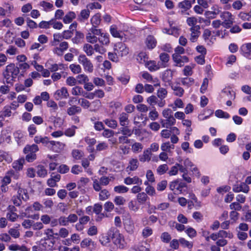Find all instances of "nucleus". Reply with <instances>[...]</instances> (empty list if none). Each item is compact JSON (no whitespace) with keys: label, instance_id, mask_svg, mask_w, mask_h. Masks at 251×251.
Here are the masks:
<instances>
[{"label":"nucleus","instance_id":"1","mask_svg":"<svg viewBox=\"0 0 251 251\" xmlns=\"http://www.w3.org/2000/svg\"><path fill=\"white\" fill-rule=\"evenodd\" d=\"M108 235L112 238L114 243L118 246L119 248L123 249L125 247L126 242L124 237L116 227H111L108 232Z\"/></svg>","mask_w":251,"mask_h":251},{"label":"nucleus","instance_id":"2","mask_svg":"<svg viewBox=\"0 0 251 251\" xmlns=\"http://www.w3.org/2000/svg\"><path fill=\"white\" fill-rule=\"evenodd\" d=\"M20 73L19 68L16 66L14 63H10L6 67L3 75L6 80L7 83H11Z\"/></svg>","mask_w":251,"mask_h":251},{"label":"nucleus","instance_id":"3","mask_svg":"<svg viewBox=\"0 0 251 251\" xmlns=\"http://www.w3.org/2000/svg\"><path fill=\"white\" fill-rule=\"evenodd\" d=\"M220 17L223 20V22H222L223 26L226 28H229L233 24V16L229 12L225 11L222 12Z\"/></svg>","mask_w":251,"mask_h":251},{"label":"nucleus","instance_id":"4","mask_svg":"<svg viewBox=\"0 0 251 251\" xmlns=\"http://www.w3.org/2000/svg\"><path fill=\"white\" fill-rule=\"evenodd\" d=\"M110 180V178L105 176L101 177L99 180L95 179L93 180V187L95 191H100L101 190V186L107 185Z\"/></svg>","mask_w":251,"mask_h":251},{"label":"nucleus","instance_id":"5","mask_svg":"<svg viewBox=\"0 0 251 251\" xmlns=\"http://www.w3.org/2000/svg\"><path fill=\"white\" fill-rule=\"evenodd\" d=\"M114 51L118 56L123 57L127 55L129 53L128 48L122 42H118L114 46Z\"/></svg>","mask_w":251,"mask_h":251},{"label":"nucleus","instance_id":"6","mask_svg":"<svg viewBox=\"0 0 251 251\" xmlns=\"http://www.w3.org/2000/svg\"><path fill=\"white\" fill-rule=\"evenodd\" d=\"M187 186L186 184L179 179L175 180L170 183L169 187L171 190L175 193L180 194L182 192V189Z\"/></svg>","mask_w":251,"mask_h":251},{"label":"nucleus","instance_id":"7","mask_svg":"<svg viewBox=\"0 0 251 251\" xmlns=\"http://www.w3.org/2000/svg\"><path fill=\"white\" fill-rule=\"evenodd\" d=\"M79 62L82 65L84 69L89 73H92L94 70V67L89 59L85 55L81 54L78 57Z\"/></svg>","mask_w":251,"mask_h":251},{"label":"nucleus","instance_id":"8","mask_svg":"<svg viewBox=\"0 0 251 251\" xmlns=\"http://www.w3.org/2000/svg\"><path fill=\"white\" fill-rule=\"evenodd\" d=\"M65 145L60 142L50 141L49 146V148L56 152H60L64 148Z\"/></svg>","mask_w":251,"mask_h":251},{"label":"nucleus","instance_id":"9","mask_svg":"<svg viewBox=\"0 0 251 251\" xmlns=\"http://www.w3.org/2000/svg\"><path fill=\"white\" fill-rule=\"evenodd\" d=\"M160 123L161 124L162 127L168 128L175 125L176 123V119L174 117H171L165 118V119H161L160 120Z\"/></svg>","mask_w":251,"mask_h":251},{"label":"nucleus","instance_id":"10","mask_svg":"<svg viewBox=\"0 0 251 251\" xmlns=\"http://www.w3.org/2000/svg\"><path fill=\"white\" fill-rule=\"evenodd\" d=\"M200 27L199 25H198L197 27H190L191 35L190 40L191 42H195L197 41L200 34Z\"/></svg>","mask_w":251,"mask_h":251},{"label":"nucleus","instance_id":"11","mask_svg":"<svg viewBox=\"0 0 251 251\" xmlns=\"http://www.w3.org/2000/svg\"><path fill=\"white\" fill-rule=\"evenodd\" d=\"M221 12V7L219 5L215 4L211 7V11H207L205 13L206 16L212 15L211 16L212 18H215L217 15H219Z\"/></svg>","mask_w":251,"mask_h":251},{"label":"nucleus","instance_id":"12","mask_svg":"<svg viewBox=\"0 0 251 251\" xmlns=\"http://www.w3.org/2000/svg\"><path fill=\"white\" fill-rule=\"evenodd\" d=\"M124 227L128 233L130 234L133 233L134 230V224L133 221L131 218H127L125 220Z\"/></svg>","mask_w":251,"mask_h":251},{"label":"nucleus","instance_id":"13","mask_svg":"<svg viewBox=\"0 0 251 251\" xmlns=\"http://www.w3.org/2000/svg\"><path fill=\"white\" fill-rule=\"evenodd\" d=\"M249 186L244 182L241 183L240 184L235 185L233 187V191L236 193L243 192L247 193L249 192Z\"/></svg>","mask_w":251,"mask_h":251},{"label":"nucleus","instance_id":"14","mask_svg":"<svg viewBox=\"0 0 251 251\" xmlns=\"http://www.w3.org/2000/svg\"><path fill=\"white\" fill-rule=\"evenodd\" d=\"M124 183L126 185L142 184V180L137 176L133 177H127L124 179Z\"/></svg>","mask_w":251,"mask_h":251},{"label":"nucleus","instance_id":"15","mask_svg":"<svg viewBox=\"0 0 251 251\" xmlns=\"http://www.w3.org/2000/svg\"><path fill=\"white\" fill-rule=\"evenodd\" d=\"M151 151L149 149H147L143 151V154L139 156V161L141 162H149L151 159Z\"/></svg>","mask_w":251,"mask_h":251},{"label":"nucleus","instance_id":"16","mask_svg":"<svg viewBox=\"0 0 251 251\" xmlns=\"http://www.w3.org/2000/svg\"><path fill=\"white\" fill-rule=\"evenodd\" d=\"M34 142L36 144L42 143L44 146L49 147L50 141L48 137H42L40 135L36 136L34 139Z\"/></svg>","mask_w":251,"mask_h":251},{"label":"nucleus","instance_id":"17","mask_svg":"<svg viewBox=\"0 0 251 251\" xmlns=\"http://www.w3.org/2000/svg\"><path fill=\"white\" fill-rule=\"evenodd\" d=\"M178 7L182 9L181 13H183L191 8L192 3L189 0H184L178 4Z\"/></svg>","mask_w":251,"mask_h":251},{"label":"nucleus","instance_id":"18","mask_svg":"<svg viewBox=\"0 0 251 251\" xmlns=\"http://www.w3.org/2000/svg\"><path fill=\"white\" fill-rule=\"evenodd\" d=\"M139 166V163L137 159L132 158L129 161V164L126 168V169L130 171L136 170Z\"/></svg>","mask_w":251,"mask_h":251},{"label":"nucleus","instance_id":"19","mask_svg":"<svg viewBox=\"0 0 251 251\" xmlns=\"http://www.w3.org/2000/svg\"><path fill=\"white\" fill-rule=\"evenodd\" d=\"M146 43L149 49H152L156 46V41L153 36L150 35L147 37Z\"/></svg>","mask_w":251,"mask_h":251},{"label":"nucleus","instance_id":"20","mask_svg":"<svg viewBox=\"0 0 251 251\" xmlns=\"http://www.w3.org/2000/svg\"><path fill=\"white\" fill-rule=\"evenodd\" d=\"M101 22L100 15L99 13H97L92 16L91 19V23L92 27H97L100 24Z\"/></svg>","mask_w":251,"mask_h":251},{"label":"nucleus","instance_id":"21","mask_svg":"<svg viewBox=\"0 0 251 251\" xmlns=\"http://www.w3.org/2000/svg\"><path fill=\"white\" fill-rule=\"evenodd\" d=\"M76 15L75 12L70 11L68 12L63 18V21L65 24H69L75 18Z\"/></svg>","mask_w":251,"mask_h":251},{"label":"nucleus","instance_id":"22","mask_svg":"<svg viewBox=\"0 0 251 251\" xmlns=\"http://www.w3.org/2000/svg\"><path fill=\"white\" fill-rule=\"evenodd\" d=\"M119 119L121 126H124L128 123V115L127 113L123 112L120 114Z\"/></svg>","mask_w":251,"mask_h":251},{"label":"nucleus","instance_id":"23","mask_svg":"<svg viewBox=\"0 0 251 251\" xmlns=\"http://www.w3.org/2000/svg\"><path fill=\"white\" fill-rule=\"evenodd\" d=\"M173 72L170 69H168L163 73L162 78L166 82H170L173 78Z\"/></svg>","mask_w":251,"mask_h":251},{"label":"nucleus","instance_id":"24","mask_svg":"<svg viewBox=\"0 0 251 251\" xmlns=\"http://www.w3.org/2000/svg\"><path fill=\"white\" fill-rule=\"evenodd\" d=\"M55 95L60 98L65 99L67 98L69 96L68 90L65 87H62L60 89L57 90L55 92Z\"/></svg>","mask_w":251,"mask_h":251},{"label":"nucleus","instance_id":"25","mask_svg":"<svg viewBox=\"0 0 251 251\" xmlns=\"http://www.w3.org/2000/svg\"><path fill=\"white\" fill-rule=\"evenodd\" d=\"M38 150L39 148L37 145L33 144L32 145H26L24 149V152L25 153H28L29 152H34L35 153V152L37 151Z\"/></svg>","mask_w":251,"mask_h":251},{"label":"nucleus","instance_id":"26","mask_svg":"<svg viewBox=\"0 0 251 251\" xmlns=\"http://www.w3.org/2000/svg\"><path fill=\"white\" fill-rule=\"evenodd\" d=\"M83 51L88 56H91L94 53V48L88 43L85 44L83 47Z\"/></svg>","mask_w":251,"mask_h":251},{"label":"nucleus","instance_id":"27","mask_svg":"<svg viewBox=\"0 0 251 251\" xmlns=\"http://www.w3.org/2000/svg\"><path fill=\"white\" fill-rule=\"evenodd\" d=\"M44 234L46 235L44 238V239L50 241L51 240L54 241L53 236L54 233L52 229L48 228L46 229L44 231Z\"/></svg>","mask_w":251,"mask_h":251},{"label":"nucleus","instance_id":"28","mask_svg":"<svg viewBox=\"0 0 251 251\" xmlns=\"http://www.w3.org/2000/svg\"><path fill=\"white\" fill-rule=\"evenodd\" d=\"M143 149V145L139 142H135L131 145V150L134 153L140 152Z\"/></svg>","mask_w":251,"mask_h":251},{"label":"nucleus","instance_id":"29","mask_svg":"<svg viewBox=\"0 0 251 251\" xmlns=\"http://www.w3.org/2000/svg\"><path fill=\"white\" fill-rule=\"evenodd\" d=\"M148 57L147 54L144 52H140L137 57V60L141 64H146L148 61Z\"/></svg>","mask_w":251,"mask_h":251},{"label":"nucleus","instance_id":"30","mask_svg":"<svg viewBox=\"0 0 251 251\" xmlns=\"http://www.w3.org/2000/svg\"><path fill=\"white\" fill-rule=\"evenodd\" d=\"M175 146L173 144H171L169 142H167L163 143L161 146V149L163 151L171 152V150L174 149Z\"/></svg>","mask_w":251,"mask_h":251},{"label":"nucleus","instance_id":"31","mask_svg":"<svg viewBox=\"0 0 251 251\" xmlns=\"http://www.w3.org/2000/svg\"><path fill=\"white\" fill-rule=\"evenodd\" d=\"M110 31L113 37L120 39L123 38L122 32L118 31L116 27L111 26L110 29Z\"/></svg>","mask_w":251,"mask_h":251},{"label":"nucleus","instance_id":"32","mask_svg":"<svg viewBox=\"0 0 251 251\" xmlns=\"http://www.w3.org/2000/svg\"><path fill=\"white\" fill-rule=\"evenodd\" d=\"M90 15V11L89 9H83L81 11L79 16H78V19L82 21L83 20H87L88 19Z\"/></svg>","mask_w":251,"mask_h":251},{"label":"nucleus","instance_id":"33","mask_svg":"<svg viewBox=\"0 0 251 251\" xmlns=\"http://www.w3.org/2000/svg\"><path fill=\"white\" fill-rule=\"evenodd\" d=\"M145 65L149 69V70L151 71H156L160 68L159 64H158V65H156L155 62L154 61H147Z\"/></svg>","mask_w":251,"mask_h":251},{"label":"nucleus","instance_id":"34","mask_svg":"<svg viewBox=\"0 0 251 251\" xmlns=\"http://www.w3.org/2000/svg\"><path fill=\"white\" fill-rule=\"evenodd\" d=\"M42 242V245L44 246L46 250H50L53 246L55 241H49L46 240V239H42L41 241Z\"/></svg>","mask_w":251,"mask_h":251},{"label":"nucleus","instance_id":"35","mask_svg":"<svg viewBox=\"0 0 251 251\" xmlns=\"http://www.w3.org/2000/svg\"><path fill=\"white\" fill-rule=\"evenodd\" d=\"M3 161L7 162H10L12 161V158L7 153L0 151V161L2 162Z\"/></svg>","mask_w":251,"mask_h":251},{"label":"nucleus","instance_id":"36","mask_svg":"<svg viewBox=\"0 0 251 251\" xmlns=\"http://www.w3.org/2000/svg\"><path fill=\"white\" fill-rule=\"evenodd\" d=\"M18 194L20 197H21L22 199L26 201L29 199V196L27 194V191L25 189H24L21 188H19L18 190Z\"/></svg>","mask_w":251,"mask_h":251},{"label":"nucleus","instance_id":"37","mask_svg":"<svg viewBox=\"0 0 251 251\" xmlns=\"http://www.w3.org/2000/svg\"><path fill=\"white\" fill-rule=\"evenodd\" d=\"M24 162L25 160L23 159L14 162L12 164L13 168L17 171L22 170Z\"/></svg>","mask_w":251,"mask_h":251},{"label":"nucleus","instance_id":"38","mask_svg":"<svg viewBox=\"0 0 251 251\" xmlns=\"http://www.w3.org/2000/svg\"><path fill=\"white\" fill-rule=\"evenodd\" d=\"M120 130L123 135L126 136L127 137L131 136L133 134V130L129 129L128 126H126L121 127Z\"/></svg>","mask_w":251,"mask_h":251},{"label":"nucleus","instance_id":"39","mask_svg":"<svg viewBox=\"0 0 251 251\" xmlns=\"http://www.w3.org/2000/svg\"><path fill=\"white\" fill-rule=\"evenodd\" d=\"M81 111V108L79 106L73 105L69 107L67 110V113L69 115H73Z\"/></svg>","mask_w":251,"mask_h":251},{"label":"nucleus","instance_id":"40","mask_svg":"<svg viewBox=\"0 0 251 251\" xmlns=\"http://www.w3.org/2000/svg\"><path fill=\"white\" fill-rule=\"evenodd\" d=\"M76 80L78 84H85L86 82H88L89 78L86 75L81 74L78 75L76 76Z\"/></svg>","mask_w":251,"mask_h":251},{"label":"nucleus","instance_id":"41","mask_svg":"<svg viewBox=\"0 0 251 251\" xmlns=\"http://www.w3.org/2000/svg\"><path fill=\"white\" fill-rule=\"evenodd\" d=\"M148 196L144 192L139 193L137 196L138 202L141 204H144L146 201Z\"/></svg>","mask_w":251,"mask_h":251},{"label":"nucleus","instance_id":"42","mask_svg":"<svg viewBox=\"0 0 251 251\" xmlns=\"http://www.w3.org/2000/svg\"><path fill=\"white\" fill-rule=\"evenodd\" d=\"M181 82L183 85L190 87L193 84L194 80L191 77H185L182 78Z\"/></svg>","mask_w":251,"mask_h":251},{"label":"nucleus","instance_id":"43","mask_svg":"<svg viewBox=\"0 0 251 251\" xmlns=\"http://www.w3.org/2000/svg\"><path fill=\"white\" fill-rule=\"evenodd\" d=\"M109 196L110 193L106 189L101 190L99 194V199L101 201L107 200Z\"/></svg>","mask_w":251,"mask_h":251},{"label":"nucleus","instance_id":"44","mask_svg":"<svg viewBox=\"0 0 251 251\" xmlns=\"http://www.w3.org/2000/svg\"><path fill=\"white\" fill-rule=\"evenodd\" d=\"M37 173L39 176L44 177L47 175V171L44 166L39 165L37 166Z\"/></svg>","mask_w":251,"mask_h":251},{"label":"nucleus","instance_id":"45","mask_svg":"<svg viewBox=\"0 0 251 251\" xmlns=\"http://www.w3.org/2000/svg\"><path fill=\"white\" fill-rule=\"evenodd\" d=\"M86 40L88 42L91 44H94L98 41V38L93 34L91 32H89L86 36Z\"/></svg>","mask_w":251,"mask_h":251},{"label":"nucleus","instance_id":"46","mask_svg":"<svg viewBox=\"0 0 251 251\" xmlns=\"http://www.w3.org/2000/svg\"><path fill=\"white\" fill-rule=\"evenodd\" d=\"M186 23L191 27H197V19L195 17H189L187 19Z\"/></svg>","mask_w":251,"mask_h":251},{"label":"nucleus","instance_id":"47","mask_svg":"<svg viewBox=\"0 0 251 251\" xmlns=\"http://www.w3.org/2000/svg\"><path fill=\"white\" fill-rule=\"evenodd\" d=\"M94 242L91 239L85 238L80 243V246L82 248L89 247L91 245H94Z\"/></svg>","mask_w":251,"mask_h":251},{"label":"nucleus","instance_id":"48","mask_svg":"<svg viewBox=\"0 0 251 251\" xmlns=\"http://www.w3.org/2000/svg\"><path fill=\"white\" fill-rule=\"evenodd\" d=\"M161 61L162 62V65L166 67V63L169 60V55L167 53H162L159 56Z\"/></svg>","mask_w":251,"mask_h":251},{"label":"nucleus","instance_id":"49","mask_svg":"<svg viewBox=\"0 0 251 251\" xmlns=\"http://www.w3.org/2000/svg\"><path fill=\"white\" fill-rule=\"evenodd\" d=\"M12 107L9 105L5 106L3 107L1 113L2 115L4 117H10L11 115Z\"/></svg>","mask_w":251,"mask_h":251},{"label":"nucleus","instance_id":"50","mask_svg":"<svg viewBox=\"0 0 251 251\" xmlns=\"http://www.w3.org/2000/svg\"><path fill=\"white\" fill-rule=\"evenodd\" d=\"M69 68L74 74H79L81 71V68L80 66L78 64H71L69 66Z\"/></svg>","mask_w":251,"mask_h":251},{"label":"nucleus","instance_id":"51","mask_svg":"<svg viewBox=\"0 0 251 251\" xmlns=\"http://www.w3.org/2000/svg\"><path fill=\"white\" fill-rule=\"evenodd\" d=\"M104 123L112 128H115L117 126V123L116 120L112 119H105L104 121Z\"/></svg>","mask_w":251,"mask_h":251},{"label":"nucleus","instance_id":"52","mask_svg":"<svg viewBox=\"0 0 251 251\" xmlns=\"http://www.w3.org/2000/svg\"><path fill=\"white\" fill-rule=\"evenodd\" d=\"M128 207L130 210L134 212L137 211L139 209V207L137 205L136 202L133 201H131L128 202Z\"/></svg>","mask_w":251,"mask_h":251},{"label":"nucleus","instance_id":"53","mask_svg":"<svg viewBox=\"0 0 251 251\" xmlns=\"http://www.w3.org/2000/svg\"><path fill=\"white\" fill-rule=\"evenodd\" d=\"M98 39L103 45H107L109 43V38L105 34H101L100 37Z\"/></svg>","mask_w":251,"mask_h":251},{"label":"nucleus","instance_id":"54","mask_svg":"<svg viewBox=\"0 0 251 251\" xmlns=\"http://www.w3.org/2000/svg\"><path fill=\"white\" fill-rule=\"evenodd\" d=\"M150 245L146 242L141 243L137 248L139 251H150Z\"/></svg>","mask_w":251,"mask_h":251},{"label":"nucleus","instance_id":"55","mask_svg":"<svg viewBox=\"0 0 251 251\" xmlns=\"http://www.w3.org/2000/svg\"><path fill=\"white\" fill-rule=\"evenodd\" d=\"M159 117V114L155 108L151 110L149 113V117L152 121H155Z\"/></svg>","mask_w":251,"mask_h":251},{"label":"nucleus","instance_id":"56","mask_svg":"<svg viewBox=\"0 0 251 251\" xmlns=\"http://www.w3.org/2000/svg\"><path fill=\"white\" fill-rule=\"evenodd\" d=\"M128 188L124 185H119L114 187V191L119 193H124L128 191Z\"/></svg>","mask_w":251,"mask_h":251},{"label":"nucleus","instance_id":"57","mask_svg":"<svg viewBox=\"0 0 251 251\" xmlns=\"http://www.w3.org/2000/svg\"><path fill=\"white\" fill-rule=\"evenodd\" d=\"M167 94V90L163 88H161L157 91V97L161 100H163V99H164L166 97Z\"/></svg>","mask_w":251,"mask_h":251},{"label":"nucleus","instance_id":"58","mask_svg":"<svg viewBox=\"0 0 251 251\" xmlns=\"http://www.w3.org/2000/svg\"><path fill=\"white\" fill-rule=\"evenodd\" d=\"M83 89L81 87L76 86L73 88L72 90V94L74 96H79L82 94Z\"/></svg>","mask_w":251,"mask_h":251},{"label":"nucleus","instance_id":"59","mask_svg":"<svg viewBox=\"0 0 251 251\" xmlns=\"http://www.w3.org/2000/svg\"><path fill=\"white\" fill-rule=\"evenodd\" d=\"M168 170V166L167 164L160 165L157 169V172L159 175H163Z\"/></svg>","mask_w":251,"mask_h":251},{"label":"nucleus","instance_id":"60","mask_svg":"<svg viewBox=\"0 0 251 251\" xmlns=\"http://www.w3.org/2000/svg\"><path fill=\"white\" fill-rule=\"evenodd\" d=\"M108 145L106 142H101L99 143L96 146V150L97 151H101L106 150L108 149Z\"/></svg>","mask_w":251,"mask_h":251},{"label":"nucleus","instance_id":"61","mask_svg":"<svg viewBox=\"0 0 251 251\" xmlns=\"http://www.w3.org/2000/svg\"><path fill=\"white\" fill-rule=\"evenodd\" d=\"M180 244L183 247H187L188 249H191L193 247V244L187 241L184 238H180L179 240Z\"/></svg>","mask_w":251,"mask_h":251},{"label":"nucleus","instance_id":"62","mask_svg":"<svg viewBox=\"0 0 251 251\" xmlns=\"http://www.w3.org/2000/svg\"><path fill=\"white\" fill-rule=\"evenodd\" d=\"M114 201L117 205H122L125 203L126 201L122 196H116L114 200Z\"/></svg>","mask_w":251,"mask_h":251},{"label":"nucleus","instance_id":"63","mask_svg":"<svg viewBox=\"0 0 251 251\" xmlns=\"http://www.w3.org/2000/svg\"><path fill=\"white\" fill-rule=\"evenodd\" d=\"M83 152L78 150H74L72 151V155L75 159H80L83 156Z\"/></svg>","mask_w":251,"mask_h":251},{"label":"nucleus","instance_id":"64","mask_svg":"<svg viewBox=\"0 0 251 251\" xmlns=\"http://www.w3.org/2000/svg\"><path fill=\"white\" fill-rule=\"evenodd\" d=\"M241 49L245 54H251V43H248L245 45H243Z\"/></svg>","mask_w":251,"mask_h":251}]
</instances>
